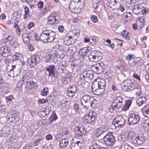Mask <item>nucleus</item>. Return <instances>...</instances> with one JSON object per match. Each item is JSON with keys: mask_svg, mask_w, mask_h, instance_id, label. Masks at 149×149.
<instances>
[{"mask_svg": "<svg viewBox=\"0 0 149 149\" xmlns=\"http://www.w3.org/2000/svg\"><path fill=\"white\" fill-rule=\"evenodd\" d=\"M25 15L24 17V19H26L29 16V9L28 7L26 6L24 8Z\"/></svg>", "mask_w": 149, "mask_h": 149, "instance_id": "a19ab883", "label": "nucleus"}, {"mask_svg": "<svg viewBox=\"0 0 149 149\" xmlns=\"http://www.w3.org/2000/svg\"><path fill=\"white\" fill-rule=\"evenodd\" d=\"M79 30H74L70 32L69 34L71 35L69 37L72 39H76L79 36Z\"/></svg>", "mask_w": 149, "mask_h": 149, "instance_id": "aec40b11", "label": "nucleus"}, {"mask_svg": "<svg viewBox=\"0 0 149 149\" xmlns=\"http://www.w3.org/2000/svg\"><path fill=\"white\" fill-rule=\"evenodd\" d=\"M4 79L3 77L0 76V89H1L2 86L3 85Z\"/></svg>", "mask_w": 149, "mask_h": 149, "instance_id": "bf43d9fd", "label": "nucleus"}, {"mask_svg": "<svg viewBox=\"0 0 149 149\" xmlns=\"http://www.w3.org/2000/svg\"><path fill=\"white\" fill-rule=\"evenodd\" d=\"M103 140L107 146L111 147L112 146L115 142L114 137L111 132H108L106 133L103 137Z\"/></svg>", "mask_w": 149, "mask_h": 149, "instance_id": "423d86ee", "label": "nucleus"}, {"mask_svg": "<svg viewBox=\"0 0 149 149\" xmlns=\"http://www.w3.org/2000/svg\"><path fill=\"white\" fill-rule=\"evenodd\" d=\"M68 144V140L66 139H63L60 141L59 146L60 148H63L67 146Z\"/></svg>", "mask_w": 149, "mask_h": 149, "instance_id": "7c9ffc66", "label": "nucleus"}, {"mask_svg": "<svg viewBox=\"0 0 149 149\" xmlns=\"http://www.w3.org/2000/svg\"><path fill=\"white\" fill-rule=\"evenodd\" d=\"M108 130L107 126L104 125L97 128L96 130L95 133L97 136H99Z\"/></svg>", "mask_w": 149, "mask_h": 149, "instance_id": "dca6fc26", "label": "nucleus"}, {"mask_svg": "<svg viewBox=\"0 0 149 149\" xmlns=\"http://www.w3.org/2000/svg\"><path fill=\"white\" fill-rule=\"evenodd\" d=\"M134 90H135V95L136 96H138L141 94V89H135H135Z\"/></svg>", "mask_w": 149, "mask_h": 149, "instance_id": "6e6d98bb", "label": "nucleus"}, {"mask_svg": "<svg viewBox=\"0 0 149 149\" xmlns=\"http://www.w3.org/2000/svg\"><path fill=\"white\" fill-rule=\"evenodd\" d=\"M100 146L96 143L93 144L92 146H91L90 149H99Z\"/></svg>", "mask_w": 149, "mask_h": 149, "instance_id": "49530a36", "label": "nucleus"}, {"mask_svg": "<svg viewBox=\"0 0 149 149\" xmlns=\"http://www.w3.org/2000/svg\"><path fill=\"white\" fill-rule=\"evenodd\" d=\"M143 6L142 4H138L137 5L135 6L134 7V8L133 10V13L136 14H138L140 12H141L142 9H143Z\"/></svg>", "mask_w": 149, "mask_h": 149, "instance_id": "a878e982", "label": "nucleus"}, {"mask_svg": "<svg viewBox=\"0 0 149 149\" xmlns=\"http://www.w3.org/2000/svg\"><path fill=\"white\" fill-rule=\"evenodd\" d=\"M72 39L70 38L69 36H67L64 38V44L69 45L70 44L73 43V42H72Z\"/></svg>", "mask_w": 149, "mask_h": 149, "instance_id": "2f4dec72", "label": "nucleus"}, {"mask_svg": "<svg viewBox=\"0 0 149 149\" xmlns=\"http://www.w3.org/2000/svg\"><path fill=\"white\" fill-rule=\"evenodd\" d=\"M140 118L138 115L132 114L129 116L127 123L130 125H136L138 124Z\"/></svg>", "mask_w": 149, "mask_h": 149, "instance_id": "6e6552de", "label": "nucleus"}, {"mask_svg": "<svg viewBox=\"0 0 149 149\" xmlns=\"http://www.w3.org/2000/svg\"><path fill=\"white\" fill-rule=\"evenodd\" d=\"M31 78L26 74L22 77V81L23 84H26Z\"/></svg>", "mask_w": 149, "mask_h": 149, "instance_id": "72a5a7b5", "label": "nucleus"}, {"mask_svg": "<svg viewBox=\"0 0 149 149\" xmlns=\"http://www.w3.org/2000/svg\"><path fill=\"white\" fill-rule=\"evenodd\" d=\"M78 84L79 86H83L84 85L86 79L81 73L78 77Z\"/></svg>", "mask_w": 149, "mask_h": 149, "instance_id": "b1692460", "label": "nucleus"}, {"mask_svg": "<svg viewBox=\"0 0 149 149\" xmlns=\"http://www.w3.org/2000/svg\"><path fill=\"white\" fill-rule=\"evenodd\" d=\"M46 70L49 72L50 76L52 77H55L56 69L54 66L50 65L47 68Z\"/></svg>", "mask_w": 149, "mask_h": 149, "instance_id": "a211bd4d", "label": "nucleus"}, {"mask_svg": "<svg viewBox=\"0 0 149 149\" xmlns=\"http://www.w3.org/2000/svg\"><path fill=\"white\" fill-rule=\"evenodd\" d=\"M121 35L124 37L127 40H128L130 38V35L125 30L123 31L121 33Z\"/></svg>", "mask_w": 149, "mask_h": 149, "instance_id": "473e14b6", "label": "nucleus"}, {"mask_svg": "<svg viewBox=\"0 0 149 149\" xmlns=\"http://www.w3.org/2000/svg\"><path fill=\"white\" fill-rule=\"evenodd\" d=\"M68 51L71 53H74L76 51V48L75 46H73L68 48Z\"/></svg>", "mask_w": 149, "mask_h": 149, "instance_id": "de8ad7c7", "label": "nucleus"}, {"mask_svg": "<svg viewBox=\"0 0 149 149\" xmlns=\"http://www.w3.org/2000/svg\"><path fill=\"white\" fill-rule=\"evenodd\" d=\"M81 74L86 79L88 78L91 79L93 77V73L91 71L88 70L83 72Z\"/></svg>", "mask_w": 149, "mask_h": 149, "instance_id": "412c9836", "label": "nucleus"}, {"mask_svg": "<svg viewBox=\"0 0 149 149\" xmlns=\"http://www.w3.org/2000/svg\"><path fill=\"white\" fill-rule=\"evenodd\" d=\"M57 118V116L55 114H53L49 118V119L50 122L53 120H56Z\"/></svg>", "mask_w": 149, "mask_h": 149, "instance_id": "8fccbe9b", "label": "nucleus"}, {"mask_svg": "<svg viewBox=\"0 0 149 149\" xmlns=\"http://www.w3.org/2000/svg\"><path fill=\"white\" fill-rule=\"evenodd\" d=\"M12 45L13 47L14 48L18 47L19 46V44L16 42H14V43Z\"/></svg>", "mask_w": 149, "mask_h": 149, "instance_id": "69168bd1", "label": "nucleus"}, {"mask_svg": "<svg viewBox=\"0 0 149 149\" xmlns=\"http://www.w3.org/2000/svg\"><path fill=\"white\" fill-rule=\"evenodd\" d=\"M115 125L116 127H121L124 125L126 122L125 120L122 116H118L116 117Z\"/></svg>", "mask_w": 149, "mask_h": 149, "instance_id": "f8f14e48", "label": "nucleus"}, {"mask_svg": "<svg viewBox=\"0 0 149 149\" xmlns=\"http://www.w3.org/2000/svg\"><path fill=\"white\" fill-rule=\"evenodd\" d=\"M138 24H139V27L140 28H141L144 26V17H141L139 18Z\"/></svg>", "mask_w": 149, "mask_h": 149, "instance_id": "4c0bfd02", "label": "nucleus"}, {"mask_svg": "<svg viewBox=\"0 0 149 149\" xmlns=\"http://www.w3.org/2000/svg\"><path fill=\"white\" fill-rule=\"evenodd\" d=\"M144 130L146 131H149V120L146 121L144 125Z\"/></svg>", "mask_w": 149, "mask_h": 149, "instance_id": "37998d69", "label": "nucleus"}, {"mask_svg": "<svg viewBox=\"0 0 149 149\" xmlns=\"http://www.w3.org/2000/svg\"><path fill=\"white\" fill-rule=\"evenodd\" d=\"M112 106L110 107H109V108L108 110L111 113H112L113 111L114 110L116 109L115 108L114 106H113L112 104Z\"/></svg>", "mask_w": 149, "mask_h": 149, "instance_id": "e2e57ef3", "label": "nucleus"}, {"mask_svg": "<svg viewBox=\"0 0 149 149\" xmlns=\"http://www.w3.org/2000/svg\"><path fill=\"white\" fill-rule=\"evenodd\" d=\"M123 99L120 96H118L113 101L112 105L116 109H119L123 105Z\"/></svg>", "mask_w": 149, "mask_h": 149, "instance_id": "ddd939ff", "label": "nucleus"}, {"mask_svg": "<svg viewBox=\"0 0 149 149\" xmlns=\"http://www.w3.org/2000/svg\"><path fill=\"white\" fill-rule=\"evenodd\" d=\"M78 66L77 65H76L75 64L72 63L70 65V67L72 70L73 72H77L78 71Z\"/></svg>", "mask_w": 149, "mask_h": 149, "instance_id": "ea45409f", "label": "nucleus"}, {"mask_svg": "<svg viewBox=\"0 0 149 149\" xmlns=\"http://www.w3.org/2000/svg\"><path fill=\"white\" fill-rule=\"evenodd\" d=\"M77 3L73 1H72L69 4V8L70 10L72 13H78L81 11V8L76 6Z\"/></svg>", "mask_w": 149, "mask_h": 149, "instance_id": "4468645a", "label": "nucleus"}, {"mask_svg": "<svg viewBox=\"0 0 149 149\" xmlns=\"http://www.w3.org/2000/svg\"><path fill=\"white\" fill-rule=\"evenodd\" d=\"M141 110L144 116L149 118V105H145Z\"/></svg>", "mask_w": 149, "mask_h": 149, "instance_id": "bb28decb", "label": "nucleus"}, {"mask_svg": "<svg viewBox=\"0 0 149 149\" xmlns=\"http://www.w3.org/2000/svg\"><path fill=\"white\" fill-rule=\"evenodd\" d=\"M103 64L102 63H97L95 65V66H96L95 67H96V71L98 70L99 71L100 70H102V65Z\"/></svg>", "mask_w": 149, "mask_h": 149, "instance_id": "a18cd8bd", "label": "nucleus"}, {"mask_svg": "<svg viewBox=\"0 0 149 149\" xmlns=\"http://www.w3.org/2000/svg\"><path fill=\"white\" fill-rule=\"evenodd\" d=\"M19 116L16 114H13L9 116L8 120L11 123H16L19 120Z\"/></svg>", "mask_w": 149, "mask_h": 149, "instance_id": "5701e85b", "label": "nucleus"}, {"mask_svg": "<svg viewBox=\"0 0 149 149\" xmlns=\"http://www.w3.org/2000/svg\"><path fill=\"white\" fill-rule=\"evenodd\" d=\"M55 33L51 30L44 31L41 34L40 38L45 42L53 41L55 38Z\"/></svg>", "mask_w": 149, "mask_h": 149, "instance_id": "7ed1b4c3", "label": "nucleus"}, {"mask_svg": "<svg viewBox=\"0 0 149 149\" xmlns=\"http://www.w3.org/2000/svg\"><path fill=\"white\" fill-rule=\"evenodd\" d=\"M83 146V144L81 141H77L76 143L72 142L71 144V149H81Z\"/></svg>", "mask_w": 149, "mask_h": 149, "instance_id": "6ab92c4d", "label": "nucleus"}, {"mask_svg": "<svg viewBox=\"0 0 149 149\" xmlns=\"http://www.w3.org/2000/svg\"><path fill=\"white\" fill-rule=\"evenodd\" d=\"M88 50L86 47H84L82 49H81L79 52H81V55L82 56L83 58H84L86 54H87L88 52Z\"/></svg>", "mask_w": 149, "mask_h": 149, "instance_id": "58836bf2", "label": "nucleus"}, {"mask_svg": "<svg viewBox=\"0 0 149 149\" xmlns=\"http://www.w3.org/2000/svg\"><path fill=\"white\" fill-rule=\"evenodd\" d=\"M135 88V84L131 80H127L123 86V89L126 91H130L134 89Z\"/></svg>", "mask_w": 149, "mask_h": 149, "instance_id": "9d476101", "label": "nucleus"}, {"mask_svg": "<svg viewBox=\"0 0 149 149\" xmlns=\"http://www.w3.org/2000/svg\"><path fill=\"white\" fill-rule=\"evenodd\" d=\"M143 9H142V11L141 12H142L143 14V15H145L149 11V9L147 8H144V6H143Z\"/></svg>", "mask_w": 149, "mask_h": 149, "instance_id": "13d9d810", "label": "nucleus"}, {"mask_svg": "<svg viewBox=\"0 0 149 149\" xmlns=\"http://www.w3.org/2000/svg\"><path fill=\"white\" fill-rule=\"evenodd\" d=\"M1 53L2 56L6 57L10 55L11 53L10 51V50L7 47H6V48L4 51L3 52H1Z\"/></svg>", "mask_w": 149, "mask_h": 149, "instance_id": "f704fd0d", "label": "nucleus"}, {"mask_svg": "<svg viewBox=\"0 0 149 149\" xmlns=\"http://www.w3.org/2000/svg\"><path fill=\"white\" fill-rule=\"evenodd\" d=\"M125 149H134V148L128 143H123Z\"/></svg>", "mask_w": 149, "mask_h": 149, "instance_id": "864d4df0", "label": "nucleus"}, {"mask_svg": "<svg viewBox=\"0 0 149 149\" xmlns=\"http://www.w3.org/2000/svg\"><path fill=\"white\" fill-rule=\"evenodd\" d=\"M58 20L57 18V17L52 15L49 17L48 18V22L49 24H53L55 23L56 21Z\"/></svg>", "mask_w": 149, "mask_h": 149, "instance_id": "c756f323", "label": "nucleus"}, {"mask_svg": "<svg viewBox=\"0 0 149 149\" xmlns=\"http://www.w3.org/2000/svg\"><path fill=\"white\" fill-rule=\"evenodd\" d=\"M51 110V107L49 106H47L46 107L45 109L43 110V111H41L40 112L43 114L42 116L43 117H44L45 115L48 114Z\"/></svg>", "mask_w": 149, "mask_h": 149, "instance_id": "c9c22d12", "label": "nucleus"}, {"mask_svg": "<svg viewBox=\"0 0 149 149\" xmlns=\"http://www.w3.org/2000/svg\"><path fill=\"white\" fill-rule=\"evenodd\" d=\"M102 53L99 51H92L88 55V57L91 61L96 62L102 58Z\"/></svg>", "mask_w": 149, "mask_h": 149, "instance_id": "20e7f679", "label": "nucleus"}, {"mask_svg": "<svg viewBox=\"0 0 149 149\" xmlns=\"http://www.w3.org/2000/svg\"><path fill=\"white\" fill-rule=\"evenodd\" d=\"M73 108L76 112H78L79 109L78 104H75L73 105Z\"/></svg>", "mask_w": 149, "mask_h": 149, "instance_id": "4d7b16f0", "label": "nucleus"}, {"mask_svg": "<svg viewBox=\"0 0 149 149\" xmlns=\"http://www.w3.org/2000/svg\"><path fill=\"white\" fill-rule=\"evenodd\" d=\"M91 19L92 22H96L98 21L97 17L95 15H92L91 17Z\"/></svg>", "mask_w": 149, "mask_h": 149, "instance_id": "5fc2aeb1", "label": "nucleus"}, {"mask_svg": "<svg viewBox=\"0 0 149 149\" xmlns=\"http://www.w3.org/2000/svg\"><path fill=\"white\" fill-rule=\"evenodd\" d=\"M144 137L142 134H139L135 135L132 138L131 141L133 143L138 144H141L144 141Z\"/></svg>", "mask_w": 149, "mask_h": 149, "instance_id": "1a4fd4ad", "label": "nucleus"}, {"mask_svg": "<svg viewBox=\"0 0 149 149\" xmlns=\"http://www.w3.org/2000/svg\"><path fill=\"white\" fill-rule=\"evenodd\" d=\"M133 55H132L129 54H128V55L126 56V59L127 60H132V61L134 63V59H133Z\"/></svg>", "mask_w": 149, "mask_h": 149, "instance_id": "603ef678", "label": "nucleus"}, {"mask_svg": "<svg viewBox=\"0 0 149 149\" xmlns=\"http://www.w3.org/2000/svg\"><path fill=\"white\" fill-rule=\"evenodd\" d=\"M48 90L47 88H44L40 92V94L42 96H45L47 94Z\"/></svg>", "mask_w": 149, "mask_h": 149, "instance_id": "c03bdc74", "label": "nucleus"}, {"mask_svg": "<svg viewBox=\"0 0 149 149\" xmlns=\"http://www.w3.org/2000/svg\"><path fill=\"white\" fill-rule=\"evenodd\" d=\"M143 60L140 59L139 61L135 62V64L137 66H141L143 64Z\"/></svg>", "mask_w": 149, "mask_h": 149, "instance_id": "09e8293b", "label": "nucleus"}, {"mask_svg": "<svg viewBox=\"0 0 149 149\" xmlns=\"http://www.w3.org/2000/svg\"><path fill=\"white\" fill-rule=\"evenodd\" d=\"M22 57V54L20 53L16 52L15 55L13 56V58L14 61H18L22 64V65H23L22 62L21 61V59Z\"/></svg>", "mask_w": 149, "mask_h": 149, "instance_id": "4be33fe9", "label": "nucleus"}, {"mask_svg": "<svg viewBox=\"0 0 149 149\" xmlns=\"http://www.w3.org/2000/svg\"><path fill=\"white\" fill-rule=\"evenodd\" d=\"M95 113L93 111L86 113L84 116V120L87 123L92 122L95 120Z\"/></svg>", "mask_w": 149, "mask_h": 149, "instance_id": "9b49d317", "label": "nucleus"}, {"mask_svg": "<svg viewBox=\"0 0 149 149\" xmlns=\"http://www.w3.org/2000/svg\"><path fill=\"white\" fill-rule=\"evenodd\" d=\"M45 138L47 140H51L52 139V136L51 134H47L46 135Z\"/></svg>", "mask_w": 149, "mask_h": 149, "instance_id": "0e129e2a", "label": "nucleus"}, {"mask_svg": "<svg viewBox=\"0 0 149 149\" xmlns=\"http://www.w3.org/2000/svg\"><path fill=\"white\" fill-rule=\"evenodd\" d=\"M50 55L51 56L53 57L54 58H57L58 56H59V57L61 58H63L64 56L63 54H59V53L55 50H52L50 52Z\"/></svg>", "mask_w": 149, "mask_h": 149, "instance_id": "393cba45", "label": "nucleus"}, {"mask_svg": "<svg viewBox=\"0 0 149 149\" xmlns=\"http://www.w3.org/2000/svg\"><path fill=\"white\" fill-rule=\"evenodd\" d=\"M106 85L105 81L103 79H101L99 81L95 80L91 85L93 93L96 95L102 94L105 91Z\"/></svg>", "mask_w": 149, "mask_h": 149, "instance_id": "f257e3e1", "label": "nucleus"}, {"mask_svg": "<svg viewBox=\"0 0 149 149\" xmlns=\"http://www.w3.org/2000/svg\"><path fill=\"white\" fill-rule=\"evenodd\" d=\"M146 101V98L143 96L138 97L136 100V104L139 106L142 105L143 104L145 103Z\"/></svg>", "mask_w": 149, "mask_h": 149, "instance_id": "cd10ccee", "label": "nucleus"}, {"mask_svg": "<svg viewBox=\"0 0 149 149\" xmlns=\"http://www.w3.org/2000/svg\"><path fill=\"white\" fill-rule=\"evenodd\" d=\"M40 61L39 56L36 54H34L28 59L26 61L27 65L30 68H33L36 66Z\"/></svg>", "mask_w": 149, "mask_h": 149, "instance_id": "0eeeda50", "label": "nucleus"}, {"mask_svg": "<svg viewBox=\"0 0 149 149\" xmlns=\"http://www.w3.org/2000/svg\"><path fill=\"white\" fill-rule=\"evenodd\" d=\"M31 146L29 144H26L23 147V149H31Z\"/></svg>", "mask_w": 149, "mask_h": 149, "instance_id": "774afa93", "label": "nucleus"}, {"mask_svg": "<svg viewBox=\"0 0 149 149\" xmlns=\"http://www.w3.org/2000/svg\"><path fill=\"white\" fill-rule=\"evenodd\" d=\"M22 40L26 44H28L29 43L30 39L28 35L26 33H24L22 36Z\"/></svg>", "mask_w": 149, "mask_h": 149, "instance_id": "e433bc0d", "label": "nucleus"}, {"mask_svg": "<svg viewBox=\"0 0 149 149\" xmlns=\"http://www.w3.org/2000/svg\"><path fill=\"white\" fill-rule=\"evenodd\" d=\"M42 139H37L35 141L33 142V144L35 146L38 145L40 142L42 141Z\"/></svg>", "mask_w": 149, "mask_h": 149, "instance_id": "3c124183", "label": "nucleus"}, {"mask_svg": "<svg viewBox=\"0 0 149 149\" xmlns=\"http://www.w3.org/2000/svg\"><path fill=\"white\" fill-rule=\"evenodd\" d=\"M26 84L28 87H30L31 88L36 87L37 86V83L34 81L31 78L30 79Z\"/></svg>", "mask_w": 149, "mask_h": 149, "instance_id": "c85d7f7f", "label": "nucleus"}, {"mask_svg": "<svg viewBox=\"0 0 149 149\" xmlns=\"http://www.w3.org/2000/svg\"><path fill=\"white\" fill-rule=\"evenodd\" d=\"M9 128L6 127H4L3 129V130L7 134H8L9 133Z\"/></svg>", "mask_w": 149, "mask_h": 149, "instance_id": "680f3d73", "label": "nucleus"}, {"mask_svg": "<svg viewBox=\"0 0 149 149\" xmlns=\"http://www.w3.org/2000/svg\"><path fill=\"white\" fill-rule=\"evenodd\" d=\"M12 68L10 69L9 66H8L6 69V71L8 75L10 77H14L18 76L20 73V70L22 67L20 68H19L18 65H11Z\"/></svg>", "mask_w": 149, "mask_h": 149, "instance_id": "39448f33", "label": "nucleus"}, {"mask_svg": "<svg viewBox=\"0 0 149 149\" xmlns=\"http://www.w3.org/2000/svg\"><path fill=\"white\" fill-rule=\"evenodd\" d=\"M84 127L81 125H79L77 128V129L74 132V137L77 138H80L82 135L84 134Z\"/></svg>", "mask_w": 149, "mask_h": 149, "instance_id": "2eb2a0df", "label": "nucleus"}, {"mask_svg": "<svg viewBox=\"0 0 149 149\" xmlns=\"http://www.w3.org/2000/svg\"><path fill=\"white\" fill-rule=\"evenodd\" d=\"M77 91V88L75 85H73L69 87L68 89L67 93L69 96L72 97L74 96Z\"/></svg>", "mask_w": 149, "mask_h": 149, "instance_id": "f3484780", "label": "nucleus"}, {"mask_svg": "<svg viewBox=\"0 0 149 149\" xmlns=\"http://www.w3.org/2000/svg\"><path fill=\"white\" fill-rule=\"evenodd\" d=\"M13 37L12 36L9 35L7 38H5L3 39L2 41L5 42H7L9 41L13 40Z\"/></svg>", "mask_w": 149, "mask_h": 149, "instance_id": "79ce46f5", "label": "nucleus"}, {"mask_svg": "<svg viewBox=\"0 0 149 149\" xmlns=\"http://www.w3.org/2000/svg\"><path fill=\"white\" fill-rule=\"evenodd\" d=\"M80 101L81 104L85 108L89 107H95L97 103V101L95 99L87 95H85L81 97Z\"/></svg>", "mask_w": 149, "mask_h": 149, "instance_id": "f03ea898", "label": "nucleus"}, {"mask_svg": "<svg viewBox=\"0 0 149 149\" xmlns=\"http://www.w3.org/2000/svg\"><path fill=\"white\" fill-rule=\"evenodd\" d=\"M132 102V100H127L126 101L125 104H126V105L130 107L131 104Z\"/></svg>", "mask_w": 149, "mask_h": 149, "instance_id": "052dcab7", "label": "nucleus"}, {"mask_svg": "<svg viewBox=\"0 0 149 149\" xmlns=\"http://www.w3.org/2000/svg\"><path fill=\"white\" fill-rule=\"evenodd\" d=\"M43 2L42 1H40L38 4L37 5L38 8H42L43 7Z\"/></svg>", "mask_w": 149, "mask_h": 149, "instance_id": "338daca9", "label": "nucleus"}]
</instances>
